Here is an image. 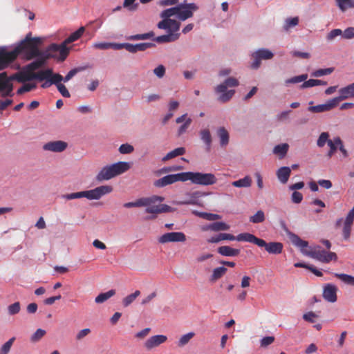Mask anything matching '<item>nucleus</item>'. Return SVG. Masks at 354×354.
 I'll return each instance as SVG.
<instances>
[{
    "label": "nucleus",
    "mask_w": 354,
    "mask_h": 354,
    "mask_svg": "<svg viewBox=\"0 0 354 354\" xmlns=\"http://www.w3.org/2000/svg\"><path fill=\"white\" fill-rule=\"evenodd\" d=\"M198 10V6L194 3H187L185 1L175 7L163 10L160 13L162 20L158 22L157 26L160 29H169L174 32H178L180 23L174 19H169L176 15L180 21H185L194 15V12Z\"/></svg>",
    "instance_id": "obj_1"
},
{
    "label": "nucleus",
    "mask_w": 354,
    "mask_h": 354,
    "mask_svg": "<svg viewBox=\"0 0 354 354\" xmlns=\"http://www.w3.org/2000/svg\"><path fill=\"white\" fill-rule=\"evenodd\" d=\"M288 235L292 244L299 248L303 254L325 263L337 260L336 253L322 250L319 245L308 247V241L302 240L297 234L288 232Z\"/></svg>",
    "instance_id": "obj_2"
},
{
    "label": "nucleus",
    "mask_w": 354,
    "mask_h": 354,
    "mask_svg": "<svg viewBox=\"0 0 354 354\" xmlns=\"http://www.w3.org/2000/svg\"><path fill=\"white\" fill-rule=\"evenodd\" d=\"M41 44L39 37H31V33H28L26 37L17 46L19 54L24 53L27 60H31L39 55V46Z\"/></svg>",
    "instance_id": "obj_3"
},
{
    "label": "nucleus",
    "mask_w": 354,
    "mask_h": 354,
    "mask_svg": "<svg viewBox=\"0 0 354 354\" xmlns=\"http://www.w3.org/2000/svg\"><path fill=\"white\" fill-rule=\"evenodd\" d=\"M113 187L110 185H102L95 189L82 191L79 192L71 193L64 196L67 200H73L85 197L88 200H99L103 196L111 193Z\"/></svg>",
    "instance_id": "obj_4"
},
{
    "label": "nucleus",
    "mask_w": 354,
    "mask_h": 354,
    "mask_svg": "<svg viewBox=\"0 0 354 354\" xmlns=\"http://www.w3.org/2000/svg\"><path fill=\"white\" fill-rule=\"evenodd\" d=\"M129 165L126 162H118L104 167L96 176V180L99 182L108 180L112 178L123 174L129 169Z\"/></svg>",
    "instance_id": "obj_5"
},
{
    "label": "nucleus",
    "mask_w": 354,
    "mask_h": 354,
    "mask_svg": "<svg viewBox=\"0 0 354 354\" xmlns=\"http://www.w3.org/2000/svg\"><path fill=\"white\" fill-rule=\"evenodd\" d=\"M240 238L241 239L245 240L246 242L252 243L260 248H264L269 254H279L283 251V245L280 242L266 243L263 239L257 238L250 233V234H245Z\"/></svg>",
    "instance_id": "obj_6"
},
{
    "label": "nucleus",
    "mask_w": 354,
    "mask_h": 354,
    "mask_svg": "<svg viewBox=\"0 0 354 354\" xmlns=\"http://www.w3.org/2000/svg\"><path fill=\"white\" fill-rule=\"evenodd\" d=\"M185 174V182L189 180L192 184L209 186L214 185L217 182V178L212 173H201L186 171Z\"/></svg>",
    "instance_id": "obj_7"
},
{
    "label": "nucleus",
    "mask_w": 354,
    "mask_h": 354,
    "mask_svg": "<svg viewBox=\"0 0 354 354\" xmlns=\"http://www.w3.org/2000/svg\"><path fill=\"white\" fill-rule=\"evenodd\" d=\"M143 199H149L150 201L149 205H145L143 207H146L145 212L149 214H158L160 213L171 212L174 209L166 204L156 205L158 203H160L164 201V198L159 196H152L151 197H145Z\"/></svg>",
    "instance_id": "obj_8"
},
{
    "label": "nucleus",
    "mask_w": 354,
    "mask_h": 354,
    "mask_svg": "<svg viewBox=\"0 0 354 354\" xmlns=\"http://www.w3.org/2000/svg\"><path fill=\"white\" fill-rule=\"evenodd\" d=\"M239 85V81L234 77H228L223 83L218 85L215 91L217 93H221L218 97V100L222 102L229 101L234 95V90L227 91V87H236Z\"/></svg>",
    "instance_id": "obj_9"
},
{
    "label": "nucleus",
    "mask_w": 354,
    "mask_h": 354,
    "mask_svg": "<svg viewBox=\"0 0 354 354\" xmlns=\"http://www.w3.org/2000/svg\"><path fill=\"white\" fill-rule=\"evenodd\" d=\"M48 51L54 55L53 58L59 62H64L69 54L70 48L67 47L64 41L60 44L53 43L48 46Z\"/></svg>",
    "instance_id": "obj_10"
},
{
    "label": "nucleus",
    "mask_w": 354,
    "mask_h": 354,
    "mask_svg": "<svg viewBox=\"0 0 354 354\" xmlns=\"http://www.w3.org/2000/svg\"><path fill=\"white\" fill-rule=\"evenodd\" d=\"M19 55L17 46L11 51H7L5 48H1L0 49V71L6 68L17 58Z\"/></svg>",
    "instance_id": "obj_11"
},
{
    "label": "nucleus",
    "mask_w": 354,
    "mask_h": 354,
    "mask_svg": "<svg viewBox=\"0 0 354 354\" xmlns=\"http://www.w3.org/2000/svg\"><path fill=\"white\" fill-rule=\"evenodd\" d=\"M19 55L17 46L11 51H7L5 48H1L0 49V71L6 68L17 58Z\"/></svg>",
    "instance_id": "obj_12"
},
{
    "label": "nucleus",
    "mask_w": 354,
    "mask_h": 354,
    "mask_svg": "<svg viewBox=\"0 0 354 354\" xmlns=\"http://www.w3.org/2000/svg\"><path fill=\"white\" fill-rule=\"evenodd\" d=\"M178 181L185 182L184 172L165 176L154 181L153 185L156 187H163Z\"/></svg>",
    "instance_id": "obj_13"
},
{
    "label": "nucleus",
    "mask_w": 354,
    "mask_h": 354,
    "mask_svg": "<svg viewBox=\"0 0 354 354\" xmlns=\"http://www.w3.org/2000/svg\"><path fill=\"white\" fill-rule=\"evenodd\" d=\"M254 62L251 64V67L257 69L261 63V60L271 59L274 57V54L268 49L261 48L254 52L252 55Z\"/></svg>",
    "instance_id": "obj_14"
},
{
    "label": "nucleus",
    "mask_w": 354,
    "mask_h": 354,
    "mask_svg": "<svg viewBox=\"0 0 354 354\" xmlns=\"http://www.w3.org/2000/svg\"><path fill=\"white\" fill-rule=\"evenodd\" d=\"M186 236L181 232H168L162 234L158 238L160 243H167L170 242H185Z\"/></svg>",
    "instance_id": "obj_15"
},
{
    "label": "nucleus",
    "mask_w": 354,
    "mask_h": 354,
    "mask_svg": "<svg viewBox=\"0 0 354 354\" xmlns=\"http://www.w3.org/2000/svg\"><path fill=\"white\" fill-rule=\"evenodd\" d=\"M68 147V143L62 140H55L46 142L43 145L44 151L59 153L65 151Z\"/></svg>",
    "instance_id": "obj_16"
},
{
    "label": "nucleus",
    "mask_w": 354,
    "mask_h": 354,
    "mask_svg": "<svg viewBox=\"0 0 354 354\" xmlns=\"http://www.w3.org/2000/svg\"><path fill=\"white\" fill-rule=\"evenodd\" d=\"M245 234H250V233H241L239 234L238 236H235L231 234L227 233H220L217 236H212L210 239H207L208 243H218L223 240H230V241H234L236 240L238 241H245L244 239H241L240 237L242 236H243Z\"/></svg>",
    "instance_id": "obj_17"
},
{
    "label": "nucleus",
    "mask_w": 354,
    "mask_h": 354,
    "mask_svg": "<svg viewBox=\"0 0 354 354\" xmlns=\"http://www.w3.org/2000/svg\"><path fill=\"white\" fill-rule=\"evenodd\" d=\"M338 104L337 100L335 97L330 100L327 103L323 104H318L316 106H310L308 107V111L312 113H322L330 111Z\"/></svg>",
    "instance_id": "obj_18"
},
{
    "label": "nucleus",
    "mask_w": 354,
    "mask_h": 354,
    "mask_svg": "<svg viewBox=\"0 0 354 354\" xmlns=\"http://www.w3.org/2000/svg\"><path fill=\"white\" fill-rule=\"evenodd\" d=\"M337 288L332 283H328L324 287L323 297L328 302L334 303L337 301Z\"/></svg>",
    "instance_id": "obj_19"
},
{
    "label": "nucleus",
    "mask_w": 354,
    "mask_h": 354,
    "mask_svg": "<svg viewBox=\"0 0 354 354\" xmlns=\"http://www.w3.org/2000/svg\"><path fill=\"white\" fill-rule=\"evenodd\" d=\"M167 339V337L163 335H153L145 342V347L147 350H151L152 348L158 346L161 344L165 342Z\"/></svg>",
    "instance_id": "obj_20"
},
{
    "label": "nucleus",
    "mask_w": 354,
    "mask_h": 354,
    "mask_svg": "<svg viewBox=\"0 0 354 354\" xmlns=\"http://www.w3.org/2000/svg\"><path fill=\"white\" fill-rule=\"evenodd\" d=\"M339 96L335 97L338 103L339 101L354 97V82L345 87L341 88L339 90Z\"/></svg>",
    "instance_id": "obj_21"
},
{
    "label": "nucleus",
    "mask_w": 354,
    "mask_h": 354,
    "mask_svg": "<svg viewBox=\"0 0 354 354\" xmlns=\"http://www.w3.org/2000/svg\"><path fill=\"white\" fill-rule=\"evenodd\" d=\"M168 31L167 35L156 37L153 40L158 43H169L176 41L179 37L180 33L178 32L172 31L171 30L167 29Z\"/></svg>",
    "instance_id": "obj_22"
},
{
    "label": "nucleus",
    "mask_w": 354,
    "mask_h": 354,
    "mask_svg": "<svg viewBox=\"0 0 354 354\" xmlns=\"http://www.w3.org/2000/svg\"><path fill=\"white\" fill-rule=\"evenodd\" d=\"M32 73H29L27 69L24 68V71L18 72L10 75V79L16 80L18 82H26L32 80Z\"/></svg>",
    "instance_id": "obj_23"
},
{
    "label": "nucleus",
    "mask_w": 354,
    "mask_h": 354,
    "mask_svg": "<svg viewBox=\"0 0 354 354\" xmlns=\"http://www.w3.org/2000/svg\"><path fill=\"white\" fill-rule=\"evenodd\" d=\"M217 252L224 257H236L239 255L241 250L236 248H232L228 245H223L218 248Z\"/></svg>",
    "instance_id": "obj_24"
},
{
    "label": "nucleus",
    "mask_w": 354,
    "mask_h": 354,
    "mask_svg": "<svg viewBox=\"0 0 354 354\" xmlns=\"http://www.w3.org/2000/svg\"><path fill=\"white\" fill-rule=\"evenodd\" d=\"M290 174L291 169L290 167H282L277 170V176L281 183L285 184L288 182Z\"/></svg>",
    "instance_id": "obj_25"
},
{
    "label": "nucleus",
    "mask_w": 354,
    "mask_h": 354,
    "mask_svg": "<svg viewBox=\"0 0 354 354\" xmlns=\"http://www.w3.org/2000/svg\"><path fill=\"white\" fill-rule=\"evenodd\" d=\"M217 136L220 140V145L222 147H226L229 143L230 136L224 127H220L217 130Z\"/></svg>",
    "instance_id": "obj_26"
},
{
    "label": "nucleus",
    "mask_w": 354,
    "mask_h": 354,
    "mask_svg": "<svg viewBox=\"0 0 354 354\" xmlns=\"http://www.w3.org/2000/svg\"><path fill=\"white\" fill-rule=\"evenodd\" d=\"M227 271V269L224 266L216 268L213 270L212 274L209 277V281L212 282H216L223 277Z\"/></svg>",
    "instance_id": "obj_27"
},
{
    "label": "nucleus",
    "mask_w": 354,
    "mask_h": 354,
    "mask_svg": "<svg viewBox=\"0 0 354 354\" xmlns=\"http://www.w3.org/2000/svg\"><path fill=\"white\" fill-rule=\"evenodd\" d=\"M201 139L206 145V151H209L211 150L212 138L211 133L208 129H203L200 131Z\"/></svg>",
    "instance_id": "obj_28"
},
{
    "label": "nucleus",
    "mask_w": 354,
    "mask_h": 354,
    "mask_svg": "<svg viewBox=\"0 0 354 354\" xmlns=\"http://www.w3.org/2000/svg\"><path fill=\"white\" fill-rule=\"evenodd\" d=\"M84 32L85 28L84 26H81L78 30L71 34L70 36L64 41V42L67 46L68 44L79 39L83 35Z\"/></svg>",
    "instance_id": "obj_29"
},
{
    "label": "nucleus",
    "mask_w": 354,
    "mask_h": 354,
    "mask_svg": "<svg viewBox=\"0 0 354 354\" xmlns=\"http://www.w3.org/2000/svg\"><path fill=\"white\" fill-rule=\"evenodd\" d=\"M52 75V69L48 68L44 71H40L37 73H32V80H37L39 81H43L44 80H48L50 76Z\"/></svg>",
    "instance_id": "obj_30"
},
{
    "label": "nucleus",
    "mask_w": 354,
    "mask_h": 354,
    "mask_svg": "<svg viewBox=\"0 0 354 354\" xmlns=\"http://www.w3.org/2000/svg\"><path fill=\"white\" fill-rule=\"evenodd\" d=\"M252 178L249 176H246L238 180L233 181L232 185L236 187H250L252 185Z\"/></svg>",
    "instance_id": "obj_31"
},
{
    "label": "nucleus",
    "mask_w": 354,
    "mask_h": 354,
    "mask_svg": "<svg viewBox=\"0 0 354 354\" xmlns=\"http://www.w3.org/2000/svg\"><path fill=\"white\" fill-rule=\"evenodd\" d=\"M185 151L186 150L184 147L176 148L167 153L166 156L163 157L162 160L167 161L178 156H182L185 153Z\"/></svg>",
    "instance_id": "obj_32"
},
{
    "label": "nucleus",
    "mask_w": 354,
    "mask_h": 354,
    "mask_svg": "<svg viewBox=\"0 0 354 354\" xmlns=\"http://www.w3.org/2000/svg\"><path fill=\"white\" fill-rule=\"evenodd\" d=\"M154 37V32L150 31L144 34H136L127 37V39L129 41L146 40Z\"/></svg>",
    "instance_id": "obj_33"
},
{
    "label": "nucleus",
    "mask_w": 354,
    "mask_h": 354,
    "mask_svg": "<svg viewBox=\"0 0 354 354\" xmlns=\"http://www.w3.org/2000/svg\"><path fill=\"white\" fill-rule=\"evenodd\" d=\"M341 11L345 12L348 8H354V0H335Z\"/></svg>",
    "instance_id": "obj_34"
},
{
    "label": "nucleus",
    "mask_w": 354,
    "mask_h": 354,
    "mask_svg": "<svg viewBox=\"0 0 354 354\" xmlns=\"http://www.w3.org/2000/svg\"><path fill=\"white\" fill-rule=\"evenodd\" d=\"M150 201L149 199H143L140 198L134 202H129L124 204V207L127 208L131 207H143L145 205H149Z\"/></svg>",
    "instance_id": "obj_35"
},
{
    "label": "nucleus",
    "mask_w": 354,
    "mask_h": 354,
    "mask_svg": "<svg viewBox=\"0 0 354 354\" xmlns=\"http://www.w3.org/2000/svg\"><path fill=\"white\" fill-rule=\"evenodd\" d=\"M115 290H110L108 292L100 293L99 295H97L95 299V301L97 304H102L106 300H108L109 298L115 295Z\"/></svg>",
    "instance_id": "obj_36"
},
{
    "label": "nucleus",
    "mask_w": 354,
    "mask_h": 354,
    "mask_svg": "<svg viewBox=\"0 0 354 354\" xmlns=\"http://www.w3.org/2000/svg\"><path fill=\"white\" fill-rule=\"evenodd\" d=\"M116 46H117V43L97 42V43L93 44V47L94 48L100 49V50H107L109 48L117 50Z\"/></svg>",
    "instance_id": "obj_37"
},
{
    "label": "nucleus",
    "mask_w": 354,
    "mask_h": 354,
    "mask_svg": "<svg viewBox=\"0 0 354 354\" xmlns=\"http://www.w3.org/2000/svg\"><path fill=\"white\" fill-rule=\"evenodd\" d=\"M288 147H289V146L286 143L278 145L274 147V148L273 149V153L277 155H279L280 156V158H283L286 156V154L287 153Z\"/></svg>",
    "instance_id": "obj_38"
},
{
    "label": "nucleus",
    "mask_w": 354,
    "mask_h": 354,
    "mask_svg": "<svg viewBox=\"0 0 354 354\" xmlns=\"http://www.w3.org/2000/svg\"><path fill=\"white\" fill-rule=\"evenodd\" d=\"M210 229L214 232L225 231L228 230L230 226L223 222H214L210 224Z\"/></svg>",
    "instance_id": "obj_39"
},
{
    "label": "nucleus",
    "mask_w": 354,
    "mask_h": 354,
    "mask_svg": "<svg viewBox=\"0 0 354 354\" xmlns=\"http://www.w3.org/2000/svg\"><path fill=\"white\" fill-rule=\"evenodd\" d=\"M298 24H299V17H298L287 18L284 22L283 29H284V30L288 31L290 28L297 26Z\"/></svg>",
    "instance_id": "obj_40"
},
{
    "label": "nucleus",
    "mask_w": 354,
    "mask_h": 354,
    "mask_svg": "<svg viewBox=\"0 0 354 354\" xmlns=\"http://www.w3.org/2000/svg\"><path fill=\"white\" fill-rule=\"evenodd\" d=\"M195 333L194 332H189L187 334L183 335L178 342V346L183 347L185 346L188 342L194 337Z\"/></svg>",
    "instance_id": "obj_41"
},
{
    "label": "nucleus",
    "mask_w": 354,
    "mask_h": 354,
    "mask_svg": "<svg viewBox=\"0 0 354 354\" xmlns=\"http://www.w3.org/2000/svg\"><path fill=\"white\" fill-rule=\"evenodd\" d=\"M44 65V64H43V62L40 61L37 58L35 61H34V62L30 63L29 64L26 65L25 66V69H27L29 73H34L35 71H36L37 69L41 68Z\"/></svg>",
    "instance_id": "obj_42"
},
{
    "label": "nucleus",
    "mask_w": 354,
    "mask_h": 354,
    "mask_svg": "<svg viewBox=\"0 0 354 354\" xmlns=\"http://www.w3.org/2000/svg\"><path fill=\"white\" fill-rule=\"evenodd\" d=\"M54 55L51 54L50 51H48V46L46 48L45 50L41 51L39 50V55L37 57L40 61L43 62V64H45L46 61L50 58H53Z\"/></svg>",
    "instance_id": "obj_43"
},
{
    "label": "nucleus",
    "mask_w": 354,
    "mask_h": 354,
    "mask_svg": "<svg viewBox=\"0 0 354 354\" xmlns=\"http://www.w3.org/2000/svg\"><path fill=\"white\" fill-rule=\"evenodd\" d=\"M140 295V292L139 290H136L133 293L127 295L122 300L124 306L127 307L129 306Z\"/></svg>",
    "instance_id": "obj_44"
},
{
    "label": "nucleus",
    "mask_w": 354,
    "mask_h": 354,
    "mask_svg": "<svg viewBox=\"0 0 354 354\" xmlns=\"http://www.w3.org/2000/svg\"><path fill=\"white\" fill-rule=\"evenodd\" d=\"M116 48H117V50H120V49L124 48L127 51H129V53H136L138 52L137 49H136V44H129V43H122V44L117 43Z\"/></svg>",
    "instance_id": "obj_45"
},
{
    "label": "nucleus",
    "mask_w": 354,
    "mask_h": 354,
    "mask_svg": "<svg viewBox=\"0 0 354 354\" xmlns=\"http://www.w3.org/2000/svg\"><path fill=\"white\" fill-rule=\"evenodd\" d=\"M265 221V214L262 210H259L255 214L250 217V221L252 223H259Z\"/></svg>",
    "instance_id": "obj_46"
},
{
    "label": "nucleus",
    "mask_w": 354,
    "mask_h": 354,
    "mask_svg": "<svg viewBox=\"0 0 354 354\" xmlns=\"http://www.w3.org/2000/svg\"><path fill=\"white\" fill-rule=\"evenodd\" d=\"M335 276L342 280L343 282L354 286V277L343 273H336Z\"/></svg>",
    "instance_id": "obj_47"
},
{
    "label": "nucleus",
    "mask_w": 354,
    "mask_h": 354,
    "mask_svg": "<svg viewBox=\"0 0 354 354\" xmlns=\"http://www.w3.org/2000/svg\"><path fill=\"white\" fill-rule=\"evenodd\" d=\"M87 68H88L87 66H83V67L75 68L71 70L64 77H63L62 81H64V82L69 81L78 72L84 71V70L86 69Z\"/></svg>",
    "instance_id": "obj_48"
},
{
    "label": "nucleus",
    "mask_w": 354,
    "mask_h": 354,
    "mask_svg": "<svg viewBox=\"0 0 354 354\" xmlns=\"http://www.w3.org/2000/svg\"><path fill=\"white\" fill-rule=\"evenodd\" d=\"M328 145L330 147V149L327 153V156L328 158H331L333 154L335 153L337 149H338L339 144L336 143V137L333 138L332 140H329L328 142Z\"/></svg>",
    "instance_id": "obj_49"
},
{
    "label": "nucleus",
    "mask_w": 354,
    "mask_h": 354,
    "mask_svg": "<svg viewBox=\"0 0 354 354\" xmlns=\"http://www.w3.org/2000/svg\"><path fill=\"white\" fill-rule=\"evenodd\" d=\"M10 80H12L10 76L8 77L6 72L0 73V91L6 88Z\"/></svg>",
    "instance_id": "obj_50"
},
{
    "label": "nucleus",
    "mask_w": 354,
    "mask_h": 354,
    "mask_svg": "<svg viewBox=\"0 0 354 354\" xmlns=\"http://www.w3.org/2000/svg\"><path fill=\"white\" fill-rule=\"evenodd\" d=\"M328 138L329 133L328 132H322L317 141V146L319 147H323L326 143L328 144V142L330 140Z\"/></svg>",
    "instance_id": "obj_51"
},
{
    "label": "nucleus",
    "mask_w": 354,
    "mask_h": 354,
    "mask_svg": "<svg viewBox=\"0 0 354 354\" xmlns=\"http://www.w3.org/2000/svg\"><path fill=\"white\" fill-rule=\"evenodd\" d=\"M308 77V75L307 74H304V75H298V76H295L292 78H290V79H287L286 81H285V83L286 84H296V83H299V82H301L303 81H305Z\"/></svg>",
    "instance_id": "obj_52"
},
{
    "label": "nucleus",
    "mask_w": 354,
    "mask_h": 354,
    "mask_svg": "<svg viewBox=\"0 0 354 354\" xmlns=\"http://www.w3.org/2000/svg\"><path fill=\"white\" fill-rule=\"evenodd\" d=\"M46 335V330L39 328L31 336L30 341L32 342H39Z\"/></svg>",
    "instance_id": "obj_53"
},
{
    "label": "nucleus",
    "mask_w": 354,
    "mask_h": 354,
    "mask_svg": "<svg viewBox=\"0 0 354 354\" xmlns=\"http://www.w3.org/2000/svg\"><path fill=\"white\" fill-rule=\"evenodd\" d=\"M15 340V337H12L6 342L0 348V354H8Z\"/></svg>",
    "instance_id": "obj_54"
},
{
    "label": "nucleus",
    "mask_w": 354,
    "mask_h": 354,
    "mask_svg": "<svg viewBox=\"0 0 354 354\" xmlns=\"http://www.w3.org/2000/svg\"><path fill=\"white\" fill-rule=\"evenodd\" d=\"M35 88H36L35 84H25L17 90V94L22 95L23 93H24L26 92H29Z\"/></svg>",
    "instance_id": "obj_55"
},
{
    "label": "nucleus",
    "mask_w": 354,
    "mask_h": 354,
    "mask_svg": "<svg viewBox=\"0 0 354 354\" xmlns=\"http://www.w3.org/2000/svg\"><path fill=\"white\" fill-rule=\"evenodd\" d=\"M342 36V30L339 28L333 29L326 35V39L329 41L334 40L338 36Z\"/></svg>",
    "instance_id": "obj_56"
},
{
    "label": "nucleus",
    "mask_w": 354,
    "mask_h": 354,
    "mask_svg": "<svg viewBox=\"0 0 354 354\" xmlns=\"http://www.w3.org/2000/svg\"><path fill=\"white\" fill-rule=\"evenodd\" d=\"M136 0H124L123 7L129 11H136L138 8V3H135Z\"/></svg>",
    "instance_id": "obj_57"
},
{
    "label": "nucleus",
    "mask_w": 354,
    "mask_h": 354,
    "mask_svg": "<svg viewBox=\"0 0 354 354\" xmlns=\"http://www.w3.org/2000/svg\"><path fill=\"white\" fill-rule=\"evenodd\" d=\"M321 84V80H314L310 79L307 81H304V82L301 85V88H308V87H313L315 86H318Z\"/></svg>",
    "instance_id": "obj_58"
},
{
    "label": "nucleus",
    "mask_w": 354,
    "mask_h": 354,
    "mask_svg": "<svg viewBox=\"0 0 354 354\" xmlns=\"http://www.w3.org/2000/svg\"><path fill=\"white\" fill-rule=\"evenodd\" d=\"M134 148L132 145L129 144H122L119 147V151L122 154H128L131 153L133 151Z\"/></svg>",
    "instance_id": "obj_59"
},
{
    "label": "nucleus",
    "mask_w": 354,
    "mask_h": 354,
    "mask_svg": "<svg viewBox=\"0 0 354 354\" xmlns=\"http://www.w3.org/2000/svg\"><path fill=\"white\" fill-rule=\"evenodd\" d=\"M333 71V68H328L324 69H319L313 73L312 75L314 77H321L323 75H330Z\"/></svg>",
    "instance_id": "obj_60"
},
{
    "label": "nucleus",
    "mask_w": 354,
    "mask_h": 354,
    "mask_svg": "<svg viewBox=\"0 0 354 354\" xmlns=\"http://www.w3.org/2000/svg\"><path fill=\"white\" fill-rule=\"evenodd\" d=\"M21 309V306L19 302H15L11 305H10L8 308V313L10 315H14L17 314Z\"/></svg>",
    "instance_id": "obj_61"
},
{
    "label": "nucleus",
    "mask_w": 354,
    "mask_h": 354,
    "mask_svg": "<svg viewBox=\"0 0 354 354\" xmlns=\"http://www.w3.org/2000/svg\"><path fill=\"white\" fill-rule=\"evenodd\" d=\"M62 80H63L62 75H61L60 74H58V73L54 74L52 72V75H51V76H50L48 80H49V82H50V83L52 84H55L56 86H57V85L59 84H62L61 82L62 81Z\"/></svg>",
    "instance_id": "obj_62"
},
{
    "label": "nucleus",
    "mask_w": 354,
    "mask_h": 354,
    "mask_svg": "<svg viewBox=\"0 0 354 354\" xmlns=\"http://www.w3.org/2000/svg\"><path fill=\"white\" fill-rule=\"evenodd\" d=\"M336 143L339 144L338 149L342 152L343 158H348V152L345 149L344 145L343 144V142H342V140H341V138L339 137H336Z\"/></svg>",
    "instance_id": "obj_63"
},
{
    "label": "nucleus",
    "mask_w": 354,
    "mask_h": 354,
    "mask_svg": "<svg viewBox=\"0 0 354 354\" xmlns=\"http://www.w3.org/2000/svg\"><path fill=\"white\" fill-rule=\"evenodd\" d=\"M342 37L346 39L354 38V27H348L342 32Z\"/></svg>",
    "instance_id": "obj_64"
}]
</instances>
